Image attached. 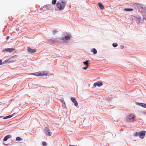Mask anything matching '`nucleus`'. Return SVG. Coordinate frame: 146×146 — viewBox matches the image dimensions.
<instances>
[{
  "label": "nucleus",
  "instance_id": "obj_1",
  "mask_svg": "<svg viewBox=\"0 0 146 146\" xmlns=\"http://www.w3.org/2000/svg\"><path fill=\"white\" fill-rule=\"evenodd\" d=\"M66 4L64 0H60L56 3V6L59 10H62L64 9Z\"/></svg>",
  "mask_w": 146,
  "mask_h": 146
},
{
  "label": "nucleus",
  "instance_id": "obj_2",
  "mask_svg": "<svg viewBox=\"0 0 146 146\" xmlns=\"http://www.w3.org/2000/svg\"><path fill=\"white\" fill-rule=\"evenodd\" d=\"M127 120H134L135 119V115H128L127 117Z\"/></svg>",
  "mask_w": 146,
  "mask_h": 146
},
{
  "label": "nucleus",
  "instance_id": "obj_3",
  "mask_svg": "<svg viewBox=\"0 0 146 146\" xmlns=\"http://www.w3.org/2000/svg\"><path fill=\"white\" fill-rule=\"evenodd\" d=\"M146 133V131H142L139 132V137L141 139H143L145 136Z\"/></svg>",
  "mask_w": 146,
  "mask_h": 146
},
{
  "label": "nucleus",
  "instance_id": "obj_4",
  "mask_svg": "<svg viewBox=\"0 0 146 146\" xmlns=\"http://www.w3.org/2000/svg\"><path fill=\"white\" fill-rule=\"evenodd\" d=\"M70 39V36H67L62 38V40L64 42H66Z\"/></svg>",
  "mask_w": 146,
  "mask_h": 146
},
{
  "label": "nucleus",
  "instance_id": "obj_5",
  "mask_svg": "<svg viewBox=\"0 0 146 146\" xmlns=\"http://www.w3.org/2000/svg\"><path fill=\"white\" fill-rule=\"evenodd\" d=\"M71 100L74 103L75 106H76L78 105V102L75 98L74 97H71Z\"/></svg>",
  "mask_w": 146,
  "mask_h": 146
},
{
  "label": "nucleus",
  "instance_id": "obj_6",
  "mask_svg": "<svg viewBox=\"0 0 146 146\" xmlns=\"http://www.w3.org/2000/svg\"><path fill=\"white\" fill-rule=\"evenodd\" d=\"M15 50L13 48H7L4 50L3 51H5L7 52L11 53L13 52Z\"/></svg>",
  "mask_w": 146,
  "mask_h": 146
},
{
  "label": "nucleus",
  "instance_id": "obj_7",
  "mask_svg": "<svg viewBox=\"0 0 146 146\" xmlns=\"http://www.w3.org/2000/svg\"><path fill=\"white\" fill-rule=\"evenodd\" d=\"M103 85V84L102 82H97L94 83V87H96L97 86H98V87H100Z\"/></svg>",
  "mask_w": 146,
  "mask_h": 146
},
{
  "label": "nucleus",
  "instance_id": "obj_8",
  "mask_svg": "<svg viewBox=\"0 0 146 146\" xmlns=\"http://www.w3.org/2000/svg\"><path fill=\"white\" fill-rule=\"evenodd\" d=\"M27 50L30 53H35L36 51V50L33 49L30 47L28 48Z\"/></svg>",
  "mask_w": 146,
  "mask_h": 146
},
{
  "label": "nucleus",
  "instance_id": "obj_9",
  "mask_svg": "<svg viewBox=\"0 0 146 146\" xmlns=\"http://www.w3.org/2000/svg\"><path fill=\"white\" fill-rule=\"evenodd\" d=\"M40 76L46 75L47 74V72L45 71H39Z\"/></svg>",
  "mask_w": 146,
  "mask_h": 146
},
{
  "label": "nucleus",
  "instance_id": "obj_10",
  "mask_svg": "<svg viewBox=\"0 0 146 146\" xmlns=\"http://www.w3.org/2000/svg\"><path fill=\"white\" fill-rule=\"evenodd\" d=\"M45 132L49 136H50L51 135V133L50 132V130L47 128L45 130Z\"/></svg>",
  "mask_w": 146,
  "mask_h": 146
},
{
  "label": "nucleus",
  "instance_id": "obj_11",
  "mask_svg": "<svg viewBox=\"0 0 146 146\" xmlns=\"http://www.w3.org/2000/svg\"><path fill=\"white\" fill-rule=\"evenodd\" d=\"M11 137V135H8L5 137L3 139V141H7L8 139L10 138Z\"/></svg>",
  "mask_w": 146,
  "mask_h": 146
},
{
  "label": "nucleus",
  "instance_id": "obj_12",
  "mask_svg": "<svg viewBox=\"0 0 146 146\" xmlns=\"http://www.w3.org/2000/svg\"><path fill=\"white\" fill-rule=\"evenodd\" d=\"M137 105H138L139 106H140L143 108H146V104L144 103H138Z\"/></svg>",
  "mask_w": 146,
  "mask_h": 146
},
{
  "label": "nucleus",
  "instance_id": "obj_13",
  "mask_svg": "<svg viewBox=\"0 0 146 146\" xmlns=\"http://www.w3.org/2000/svg\"><path fill=\"white\" fill-rule=\"evenodd\" d=\"M30 75H35L37 76H40L39 72L35 73H33L30 74Z\"/></svg>",
  "mask_w": 146,
  "mask_h": 146
},
{
  "label": "nucleus",
  "instance_id": "obj_14",
  "mask_svg": "<svg viewBox=\"0 0 146 146\" xmlns=\"http://www.w3.org/2000/svg\"><path fill=\"white\" fill-rule=\"evenodd\" d=\"M98 5L101 9L103 10L104 9V6L101 3H98Z\"/></svg>",
  "mask_w": 146,
  "mask_h": 146
},
{
  "label": "nucleus",
  "instance_id": "obj_15",
  "mask_svg": "<svg viewBox=\"0 0 146 146\" xmlns=\"http://www.w3.org/2000/svg\"><path fill=\"white\" fill-rule=\"evenodd\" d=\"M89 61V60H87L86 61L84 62H83L84 64L86 65V66H89L88 62Z\"/></svg>",
  "mask_w": 146,
  "mask_h": 146
},
{
  "label": "nucleus",
  "instance_id": "obj_16",
  "mask_svg": "<svg viewBox=\"0 0 146 146\" xmlns=\"http://www.w3.org/2000/svg\"><path fill=\"white\" fill-rule=\"evenodd\" d=\"M92 51L94 54H96L97 53V51L96 49L94 48H93L92 49Z\"/></svg>",
  "mask_w": 146,
  "mask_h": 146
},
{
  "label": "nucleus",
  "instance_id": "obj_17",
  "mask_svg": "<svg viewBox=\"0 0 146 146\" xmlns=\"http://www.w3.org/2000/svg\"><path fill=\"white\" fill-rule=\"evenodd\" d=\"M124 10L126 11H132L133 9H132L125 8L124 9Z\"/></svg>",
  "mask_w": 146,
  "mask_h": 146
},
{
  "label": "nucleus",
  "instance_id": "obj_18",
  "mask_svg": "<svg viewBox=\"0 0 146 146\" xmlns=\"http://www.w3.org/2000/svg\"><path fill=\"white\" fill-rule=\"evenodd\" d=\"M13 116V115H10L9 116H6V117H4V118H3V119H7L9 118H11Z\"/></svg>",
  "mask_w": 146,
  "mask_h": 146
},
{
  "label": "nucleus",
  "instance_id": "obj_19",
  "mask_svg": "<svg viewBox=\"0 0 146 146\" xmlns=\"http://www.w3.org/2000/svg\"><path fill=\"white\" fill-rule=\"evenodd\" d=\"M112 45L113 47H115L117 46V43H114Z\"/></svg>",
  "mask_w": 146,
  "mask_h": 146
},
{
  "label": "nucleus",
  "instance_id": "obj_20",
  "mask_svg": "<svg viewBox=\"0 0 146 146\" xmlns=\"http://www.w3.org/2000/svg\"><path fill=\"white\" fill-rule=\"evenodd\" d=\"M56 2V0H53L52 1V3L53 5H55Z\"/></svg>",
  "mask_w": 146,
  "mask_h": 146
},
{
  "label": "nucleus",
  "instance_id": "obj_21",
  "mask_svg": "<svg viewBox=\"0 0 146 146\" xmlns=\"http://www.w3.org/2000/svg\"><path fill=\"white\" fill-rule=\"evenodd\" d=\"M139 135V132H137L135 133L134 134V136H137Z\"/></svg>",
  "mask_w": 146,
  "mask_h": 146
},
{
  "label": "nucleus",
  "instance_id": "obj_22",
  "mask_svg": "<svg viewBox=\"0 0 146 146\" xmlns=\"http://www.w3.org/2000/svg\"><path fill=\"white\" fill-rule=\"evenodd\" d=\"M9 61V60H6L3 62V63H4L5 62H8ZM1 62H2V60H0V64L1 65L2 64V63H1Z\"/></svg>",
  "mask_w": 146,
  "mask_h": 146
},
{
  "label": "nucleus",
  "instance_id": "obj_23",
  "mask_svg": "<svg viewBox=\"0 0 146 146\" xmlns=\"http://www.w3.org/2000/svg\"><path fill=\"white\" fill-rule=\"evenodd\" d=\"M16 140L17 141H21V138L19 137H17L16 138Z\"/></svg>",
  "mask_w": 146,
  "mask_h": 146
},
{
  "label": "nucleus",
  "instance_id": "obj_24",
  "mask_svg": "<svg viewBox=\"0 0 146 146\" xmlns=\"http://www.w3.org/2000/svg\"><path fill=\"white\" fill-rule=\"evenodd\" d=\"M42 144L43 146H46V143L45 142H43Z\"/></svg>",
  "mask_w": 146,
  "mask_h": 146
},
{
  "label": "nucleus",
  "instance_id": "obj_25",
  "mask_svg": "<svg viewBox=\"0 0 146 146\" xmlns=\"http://www.w3.org/2000/svg\"><path fill=\"white\" fill-rule=\"evenodd\" d=\"M15 61V60H10L9 61V63L10 62H14Z\"/></svg>",
  "mask_w": 146,
  "mask_h": 146
},
{
  "label": "nucleus",
  "instance_id": "obj_26",
  "mask_svg": "<svg viewBox=\"0 0 146 146\" xmlns=\"http://www.w3.org/2000/svg\"><path fill=\"white\" fill-rule=\"evenodd\" d=\"M88 66H86V67H83V68H82V69H84V70H86L88 68Z\"/></svg>",
  "mask_w": 146,
  "mask_h": 146
},
{
  "label": "nucleus",
  "instance_id": "obj_27",
  "mask_svg": "<svg viewBox=\"0 0 146 146\" xmlns=\"http://www.w3.org/2000/svg\"><path fill=\"white\" fill-rule=\"evenodd\" d=\"M57 32L56 30H55L53 31V34L54 35H55V34Z\"/></svg>",
  "mask_w": 146,
  "mask_h": 146
},
{
  "label": "nucleus",
  "instance_id": "obj_28",
  "mask_svg": "<svg viewBox=\"0 0 146 146\" xmlns=\"http://www.w3.org/2000/svg\"><path fill=\"white\" fill-rule=\"evenodd\" d=\"M17 57V55H15L14 56H13L12 57V58H16Z\"/></svg>",
  "mask_w": 146,
  "mask_h": 146
},
{
  "label": "nucleus",
  "instance_id": "obj_29",
  "mask_svg": "<svg viewBox=\"0 0 146 146\" xmlns=\"http://www.w3.org/2000/svg\"><path fill=\"white\" fill-rule=\"evenodd\" d=\"M144 11L145 13H146V8H145V10L144 11Z\"/></svg>",
  "mask_w": 146,
  "mask_h": 146
},
{
  "label": "nucleus",
  "instance_id": "obj_30",
  "mask_svg": "<svg viewBox=\"0 0 146 146\" xmlns=\"http://www.w3.org/2000/svg\"><path fill=\"white\" fill-rule=\"evenodd\" d=\"M9 36H7L6 38V39H7V40L9 38Z\"/></svg>",
  "mask_w": 146,
  "mask_h": 146
},
{
  "label": "nucleus",
  "instance_id": "obj_31",
  "mask_svg": "<svg viewBox=\"0 0 146 146\" xmlns=\"http://www.w3.org/2000/svg\"><path fill=\"white\" fill-rule=\"evenodd\" d=\"M142 9H143V7H141V11H142Z\"/></svg>",
  "mask_w": 146,
  "mask_h": 146
},
{
  "label": "nucleus",
  "instance_id": "obj_32",
  "mask_svg": "<svg viewBox=\"0 0 146 146\" xmlns=\"http://www.w3.org/2000/svg\"><path fill=\"white\" fill-rule=\"evenodd\" d=\"M3 117L2 116H0V118H1V117Z\"/></svg>",
  "mask_w": 146,
  "mask_h": 146
},
{
  "label": "nucleus",
  "instance_id": "obj_33",
  "mask_svg": "<svg viewBox=\"0 0 146 146\" xmlns=\"http://www.w3.org/2000/svg\"><path fill=\"white\" fill-rule=\"evenodd\" d=\"M123 48V46H121V48Z\"/></svg>",
  "mask_w": 146,
  "mask_h": 146
},
{
  "label": "nucleus",
  "instance_id": "obj_34",
  "mask_svg": "<svg viewBox=\"0 0 146 146\" xmlns=\"http://www.w3.org/2000/svg\"><path fill=\"white\" fill-rule=\"evenodd\" d=\"M145 113L146 114V112H145Z\"/></svg>",
  "mask_w": 146,
  "mask_h": 146
},
{
  "label": "nucleus",
  "instance_id": "obj_35",
  "mask_svg": "<svg viewBox=\"0 0 146 146\" xmlns=\"http://www.w3.org/2000/svg\"><path fill=\"white\" fill-rule=\"evenodd\" d=\"M145 20H146V19H145Z\"/></svg>",
  "mask_w": 146,
  "mask_h": 146
}]
</instances>
